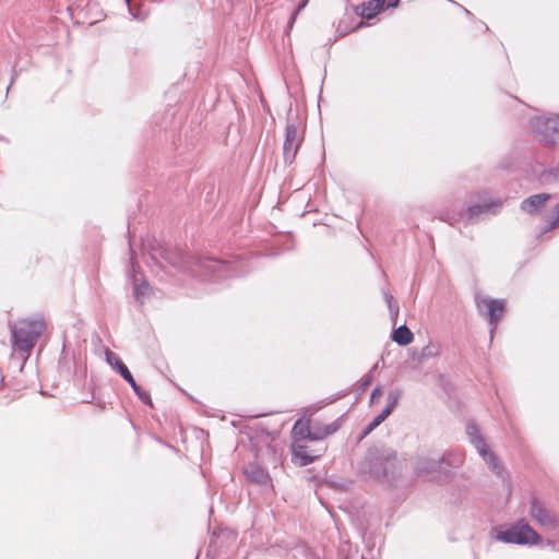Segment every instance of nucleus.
<instances>
[{"label":"nucleus","instance_id":"f257e3e1","mask_svg":"<svg viewBox=\"0 0 559 559\" xmlns=\"http://www.w3.org/2000/svg\"><path fill=\"white\" fill-rule=\"evenodd\" d=\"M159 255L171 266L202 281H221L240 275L237 265L230 261L193 255L179 248H163Z\"/></svg>","mask_w":559,"mask_h":559},{"label":"nucleus","instance_id":"f03ea898","mask_svg":"<svg viewBox=\"0 0 559 559\" xmlns=\"http://www.w3.org/2000/svg\"><path fill=\"white\" fill-rule=\"evenodd\" d=\"M404 465L405 461L399 457L394 449L374 443L366 451L358 471L365 478L394 486L402 475Z\"/></svg>","mask_w":559,"mask_h":559},{"label":"nucleus","instance_id":"7ed1b4c3","mask_svg":"<svg viewBox=\"0 0 559 559\" xmlns=\"http://www.w3.org/2000/svg\"><path fill=\"white\" fill-rule=\"evenodd\" d=\"M45 328L46 324L41 318L24 319L16 322L11 328V337L14 348L19 352L29 354Z\"/></svg>","mask_w":559,"mask_h":559},{"label":"nucleus","instance_id":"20e7f679","mask_svg":"<svg viewBox=\"0 0 559 559\" xmlns=\"http://www.w3.org/2000/svg\"><path fill=\"white\" fill-rule=\"evenodd\" d=\"M466 435L469 439V442L474 445L478 454L487 464L488 468L499 478L504 479L506 471L502 462L492 451L489 450L485 438L479 432V429L475 423L469 421L466 425Z\"/></svg>","mask_w":559,"mask_h":559},{"label":"nucleus","instance_id":"39448f33","mask_svg":"<svg viewBox=\"0 0 559 559\" xmlns=\"http://www.w3.org/2000/svg\"><path fill=\"white\" fill-rule=\"evenodd\" d=\"M496 539L506 544L536 545L540 542L539 534L523 520L498 532Z\"/></svg>","mask_w":559,"mask_h":559},{"label":"nucleus","instance_id":"423d86ee","mask_svg":"<svg viewBox=\"0 0 559 559\" xmlns=\"http://www.w3.org/2000/svg\"><path fill=\"white\" fill-rule=\"evenodd\" d=\"M414 471L419 476H430V480L439 485L450 483L454 475L450 469H441L439 456L418 457L415 462Z\"/></svg>","mask_w":559,"mask_h":559},{"label":"nucleus","instance_id":"0eeeda50","mask_svg":"<svg viewBox=\"0 0 559 559\" xmlns=\"http://www.w3.org/2000/svg\"><path fill=\"white\" fill-rule=\"evenodd\" d=\"M531 123L540 142L546 145L559 144V115L536 116Z\"/></svg>","mask_w":559,"mask_h":559},{"label":"nucleus","instance_id":"6e6552de","mask_svg":"<svg viewBox=\"0 0 559 559\" xmlns=\"http://www.w3.org/2000/svg\"><path fill=\"white\" fill-rule=\"evenodd\" d=\"M476 307L478 312L485 317L491 325L490 334L492 336L498 322L504 312V301L489 297H479L476 298Z\"/></svg>","mask_w":559,"mask_h":559},{"label":"nucleus","instance_id":"1a4fd4ad","mask_svg":"<svg viewBox=\"0 0 559 559\" xmlns=\"http://www.w3.org/2000/svg\"><path fill=\"white\" fill-rule=\"evenodd\" d=\"M476 197L479 203L469 204L465 210V214L469 222H476L478 216L481 214L496 215L502 207V201L488 200L486 191L476 193Z\"/></svg>","mask_w":559,"mask_h":559},{"label":"nucleus","instance_id":"9d476101","mask_svg":"<svg viewBox=\"0 0 559 559\" xmlns=\"http://www.w3.org/2000/svg\"><path fill=\"white\" fill-rule=\"evenodd\" d=\"M301 141L302 139L298 136V130L295 123L288 122L285 128V139L283 144V157L285 164H293Z\"/></svg>","mask_w":559,"mask_h":559},{"label":"nucleus","instance_id":"9b49d317","mask_svg":"<svg viewBox=\"0 0 559 559\" xmlns=\"http://www.w3.org/2000/svg\"><path fill=\"white\" fill-rule=\"evenodd\" d=\"M528 513L531 518L542 526H552L556 524V514L546 509L543 503L535 497H533L530 501Z\"/></svg>","mask_w":559,"mask_h":559},{"label":"nucleus","instance_id":"f8f14e48","mask_svg":"<svg viewBox=\"0 0 559 559\" xmlns=\"http://www.w3.org/2000/svg\"><path fill=\"white\" fill-rule=\"evenodd\" d=\"M131 281L133 284V295L139 304H143L144 299L151 295L152 288L146 280L143 278V274L135 269L132 262Z\"/></svg>","mask_w":559,"mask_h":559},{"label":"nucleus","instance_id":"ddd939ff","mask_svg":"<svg viewBox=\"0 0 559 559\" xmlns=\"http://www.w3.org/2000/svg\"><path fill=\"white\" fill-rule=\"evenodd\" d=\"M551 199L549 193H538L524 199L521 202V210L530 215H536L540 213L546 202Z\"/></svg>","mask_w":559,"mask_h":559},{"label":"nucleus","instance_id":"4468645a","mask_svg":"<svg viewBox=\"0 0 559 559\" xmlns=\"http://www.w3.org/2000/svg\"><path fill=\"white\" fill-rule=\"evenodd\" d=\"M105 356L107 364L112 369H115L123 378L124 381H127L129 384L134 381L132 373L116 353L107 348L105 350Z\"/></svg>","mask_w":559,"mask_h":559},{"label":"nucleus","instance_id":"2eb2a0df","mask_svg":"<svg viewBox=\"0 0 559 559\" xmlns=\"http://www.w3.org/2000/svg\"><path fill=\"white\" fill-rule=\"evenodd\" d=\"M293 462L299 466H307L320 457V454H313L307 445L294 443L292 448Z\"/></svg>","mask_w":559,"mask_h":559},{"label":"nucleus","instance_id":"dca6fc26","mask_svg":"<svg viewBox=\"0 0 559 559\" xmlns=\"http://www.w3.org/2000/svg\"><path fill=\"white\" fill-rule=\"evenodd\" d=\"M385 0H370L356 8V13L362 19L371 20L384 9Z\"/></svg>","mask_w":559,"mask_h":559},{"label":"nucleus","instance_id":"f3484780","mask_svg":"<svg viewBox=\"0 0 559 559\" xmlns=\"http://www.w3.org/2000/svg\"><path fill=\"white\" fill-rule=\"evenodd\" d=\"M441 469L459 468L464 462V455L461 452H447L439 456Z\"/></svg>","mask_w":559,"mask_h":559},{"label":"nucleus","instance_id":"a211bd4d","mask_svg":"<svg viewBox=\"0 0 559 559\" xmlns=\"http://www.w3.org/2000/svg\"><path fill=\"white\" fill-rule=\"evenodd\" d=\"M75 365L74 356L70 355L67 349V342L63 341L61 355L59 357L58 366L61 373H66L68 377L74 373L73 366Z\"/></svg>","mask_w":559,"mask_h":559},{"label":"nucleus","instance_id":"6ab92c4d","mask_svg":"<svg viewBox=\"0 0 559 559\" xmlns=\"http://www.w3.org/2000/svg\"><path fill=\"white\" fill-rule=\"evenodd\" d=\"M391 337L397 345L407 346L413 342L414 334L406 324H402L393 330Z\"/></svg>","mask_w":559,"mask_h":559},{"label":"nucleus","instance_id":"aec40b11","mask_svg":"<svg viewBox=\"0 0 559 559\" xmlns=\"http://www.w3.org/2000/svg\"><path fill=\"white\" fill-rule=\"evenodd\" d=\"M245 474L249 480L255 484L266 483L269 475L258 465H250L246 468Z\"/></svg>","mask_w":559,"mask_h":559},{"label":"nucleus","instance_id":"412c9836","mask_svg":"<svg viewBox=\"0 0 559 559\" xmlns=\"http://www.w3.org/2000/svg\"><path fill=\"white\" fill-rule=\"evenodd\" d=\"M311 427L308 421L304 423L301 419H298L293 427L292 435L296 441L298 440H308L310 436Z\"/></svg>","mask_w":559,"mask_h":559},{"label":"nucleus","instance_id":"4be33fe9","mask_svg":"<svg viewBox=\"0 0 559 559\" xmlns=\"http://www.w3.org/2000/svg\"><path fill=\"white\" fill-rule=\"evenodd\" d=\"M130 386L132 388L135 395L141 400L142 403L145 405H152V399L147 392H145L134 380L130 383Z\"/></svg>","mask_w":559,"mask_h":559},{"label":"nucleus","instance_id":"5701e85b","mask_svg":"<svg viewBox=\"0 0 559 559\" xmlns=\"http://www.w3.org/2000/svg\"><path fill=\"white\" fill-rule=\"evenodd\" d=\"M385 301H386L389 310H390L391 320H392L393 324L395 325L396 318H397L399 311H400L399 306L393 302V296L390 294H385Z\"/></svg>","mask_w":559,"mask_h":559},{"label":"nucleus","instance_id":"b1692460","mask_svg":"<svg viewBox=\"0 0 559 559\" xmlns=\"http://www.w3.org/2000/svg\"><path fill=\"white\" fill-rule=\"evenodd\" d=\"M402 396V391L400 389L391 390L386 395V405L392 407L393 409L399 404V401Z\"/></svg>","mask_w":559,"mask_h":559},{"label":"nucleus","instance_id":"393cba45","mask_svg":"<svg viewBox=\"0 0 559 559\" xmlns=\"http://www.w3.org/2000/svg\"><path fill=\"white\" fill-rule=\"evenodd\" d=\"M372 382V374L371 372L365 374L357 383V391L359 393H362L367 390V388L371 384Z\"/></svg>","mask_w":559,"mask_h":559},{"label":"nucleus","instance_id":"a878e982","mask_svg":"<svg viewBox=\"0 0 559 559\" xmlns=\"http://www.w3.org/2000/svg\"><path fill=\"white\" fill-rule=\"evenodd\" d=\"M559 226V203L556 205V217L548 222L540 234H546Z\"/></svg>","mask_w":559,"mask_h":559},{"label":"nucleus","instance_id":"bb28decb","mask_svg":"<svg viewBox=\"0 0 559 559\" xmlns=\"http://www.w3.org/2000/svg\"><path fill=\"white\" fill-rule=\"evenodd\" d=\"M438 354V348L435 345H427L421 349L419 361L433 357Z\"/></svg>","mask_w":559,"mask_h":559},{"label":"nucleus","instance_id":"cd10ccee","mask_svg":"<svg viewBox=\"0 0 559 559\" xmlns=\"http://www.w3.org/2000/svg\"><path fill=\"white\" fill-rule=\"evenodd\" d=\"M463 216V211H461L460 213H444L442 215H440V219L443 221V222H447L449 223L450 225H453L454 223L459 222V219Z\"/></svg>","mask_w":559,"mask_h":559},{"label":"nucleus","instance_id":"c85d7f7f","mask_svg":"<svg viewBox=\"0 0 559 559\" xmlns=\"http://www.w3.org/2000/svg\"><path fill=\"white\" fill-rule=\"evenodd\" d=\"M380 424L373 418L361 431L359 439L366 438L372 430H374Z\"/></svg>","mask_w":559,"mask_h":559},{"label":"nucleus","instance_id":"c756f323","mask_svg":"<svg viewBox=\"0 0 559 559\" xmlns=\"http://www.w3.org/2000/svg\"><path fill=\"white\" fill-rule=\"evenodd\" d=\"M325 437L322 428H316V429H311L310 430V436L308 438V440L310 441H319V440H323Z\"/></svg>","mask_w":559,"mask_h":559},{"label":"nucleus","instance_id":"7c9ffc66","mask_svg":"<svg viewBox=\"0 0 559 559\" xmlns=\"http://www.w3.org/2000/svg\"><path fill=\"white\" fill-rule=\"evenodd\" d=\"M127 5H128V10L130 12V14L132 15L133 19L135 20H144L145 17V14L142 13L140 10H134L130 3V0H124Z\"/></svg>","mask_w":559,"mask_h":559},{"label":"nucleus","instance_id":"2f4dec72","mask_svg":"<svg viewBox=\"0 0 559 559\" xmlns=\"http://www.w3.org/2000/svg\"><path fill=\"white\" fill-rule=\"evenodd\" d=\"M337 429L338 425L336 423H332L322 427L325 437L333 435L334 432H336Z\"/></svg>","mask_w":559,"mask_h":559},{"label":"nucleus","instance_id":"473e14b6","mask_svg":"<svg viewBox=\"0 0 559 559\" xmlns=\"http://www.w3.org/2000/svg\"><path fill=\"white\" fill-rule=\"evenodd\" d=\"M382 395L381 386H374L370 394V403H373L378 397Z\"/></svg>","mask_w":559,"mask_h":559},{"label":"nucleus","instance_id":"72a5a7b5","mask_svg":"<svg viewBox=\"0 0 559 559\" xmlns=\"http://www.w3.org/2000/svg\"><path fill=\"white\" fill-rule=\"evenodd\" d=\"M298 14H299V12H297L296 10H294L292 12L290 17H289L288 23H287V31H290L293 28Z\"/></svg>","mask_w":559,"mask_h":559},{"label":"nucleus","instance_id":"f704fd0d","mask_svg":"<svg viewBox=\"0 0 559 559\" xmlns=\"http://www.w3.org/2000/svg\"><path fill=\"white\" fill-rule=\"evenodd\" d=\"M308 2L309 0H300L299 4L295 8V10L300 13L306 8Z\"/></svg>","mask_w":559,"mask_h":559},{"label":"nucleus","instance_id":"c9c22d12","mask_svg":"<svg viewBox=\"0 0 559 559\" xmlns=\"http://www.w3.org/2000/svg\"><path fill=\"white\" fill-rule=\"evenodd\" d=\"M393 411H394V409H393L392 407H390L389 405H385V407L382 409V412H381V413H382L385 417H389V416L392 414V412H393Z\"/></svg>","mask_w":559,"mask_h":559},{"label":"nucleus","instance_id":"e433bc0d","mask_svg":"<svg viewBox=\"0 0 559 559\" xmlns=\"http://www.w3.org/2000/svg\"><path fill=\"white\" fill-rule=\"evenodd\" d=\"M346 394H347L346 392H345V393H338L336 396H334V397L330 399L325 404L333 403V402H335V401H337V400L342 399V397H343V396H345Z\"/></svg>","mask_w":559,"mask_h":559},{"label":"nucleus","instance_id":"4c0bfd02","mask_svg":"<svg viewBox=\"0 0 559 559\" xmlns=\"http://www.w3.org/2000/svg\"><path fill=\"white\" fill-rule=\"evenodd\" d=\"M401 0H389L388 8H396Z\"/></svg>","mask_w":559,"mask_h":559},{"label":"nucleus","instance_id":"58836bf2","mask_svg":"<svg viewBox=\"0 0 559 559\" xmlns=\"http://www.w3.org/2000/svg\"><path fill=\"white\" fill-rule=\"evenodd\" d=\"M388 417H385L382 413L374 417L376 421L382 424Z\"/></svg>","mask_w":559,"mask_h":559},{"label":"nucleus","instance_id":"ea45409f","mask_svg":"<svg viewBox=\"0 0 559 559\" xmlns=\"http://www.w3.org/2000/svg\"><path fill=\"white\" fill-rule=\"evenodd\" d=\"M464 11H465L466 15H471L472 14L467 9H464Z\"/></svg>","mask_w":559,"mask_h":559}]
</instances>
